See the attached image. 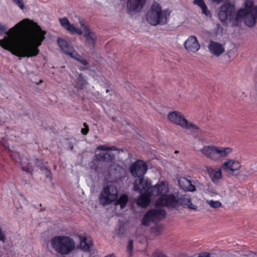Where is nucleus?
<instances>
[{
  "mask_svg": "<svg viewBox=\"0 0 257 257\" xmlns=\"http://www.w3.org/2000/svg\"><path fill=\"white\" fill-rule=\"evenodd\" d=\"M25 28L24 33L18 40L10 35L0 40V46L10 51L13 55L19 57H33L39 53V47L45 39L46 34L36 22L28 19H24L14 27L9 32L15 33Z\"/></svg>",
  "mask_w": 257,
  "mask_h": 257,
  "instance_id": "1",
  "label": "nucleus"
},
{
  "mask_svg": "<svg viewBox=\"0 0 257 257\" xmlns=\"http://www.w3.org/2000/svg\"><path fill=\"white\" fill-rule=\"evenodd\" d=\"M170 14L171 11L169 9L162 11L160 4L154 1L147 12V21L153 26L164 25L167 24Z\"/></svg>",
  "mask_w": 257,
  "mask_h": 257,
  "instance_id": "2",
  "label": "nucleus"
},
{
  "mask_svg": "<svg viewBox=\"0 0 257 257\" xmlns=\"http://www.w3.org/2000/svg\"><path fill=\"white\" fill-rule=\"evenodd\" d=\"M52 247L61 255H67L74 250L75 241L70 237L64 235L55 236L51 239Z\"/></svg>",
  "mask_w": 257,
  "mask_h": 257,
  "instance_id": "3",
  "label": "nucleus"
},
{
  "mask_svg": "<svg viewBox=\"0 0 257 257\" xmlns=\"http://www.w3.org/2000/svg\"><path fill=\"white\" fill-rule=\"evenodd\" d=\"M201 153L207 158L213 160H217L220 157H225L232 152L230 148H218L213 146H204L201 150Z\"/></svg>",
  "mask_w": 257,
  "mask_h": 257,
  "instance_id": "4",
  "label": "nucleus"
},
{
  "mask_svg": "<svg viewBox=\"0 0 257 257\" xmlns=\"http://www.w3.org/2000/svg\"><path fill=\"white\" fill-rule=\"evenodd\" d=\"M244 16L243 22L244 24L249 27H253L257 20V6L253 5L251 0H246L244 3Z\"/></svg>",
  "mask_w": 257,
  "mask_h": 257,
  "instance_id": "5",
  "label": "nucleus"
},
{
  "mask_svg": "<svg viewBox=\"0 0 257 257\" xmlns=\"http://www.w3.org/2000/svg\"><path fill=\"white\" fill-rule=\"evenodd\" d=\"M166 217V211L163 209H153L148 211L144 215L142 224L146 226L150 225V222H157Z\"/></svg>",
  "mask_w": 257,
  "mask_h": 257,
  "instance_id": "6",
  "label": "nucleus"
},
{
  "mask_svg": "<svg viewBox=\"0 0 257 257\" xmlns=\"http://www.w3.org/2000/svg\"><path fill=\"white\" fill-rule=\"evenodd\" d=\"M117 191L115 187L112 185H107L102 190L99 197L100 203L106 205L115 201L117 197Z\"/></svg>",
  "mask_w": 257,
  "mask_h": 257,
  "instance_id": "7",
  "label": "nucleus"
},
{
  "mask_svg": "<svg viewBox=\"0 0 257 257\" xmlns=\"http://www.w3.org/2000/svg\"><path fill=\"white\" fill-rule=\"evenodd\" d=\"M235 10L234 5L227 1L220 6L218 12V18L223 25L227 26V21L233 14Z\"/></svg>",
  "mask_w": 257,
  "mask_h": 257,
  "instance_id": "8",
  "label": "nucleus"
},
{
  "mask_svg": "<svg viewBox=\"0 0 257 257\" xmlns=\"http://www.w3.org/2000/svg\"><path fill=\"white\" fill-rule=\"evenodd\" d=\"M155 205L159 206H166L171 209L175 208L178 205V195H167L160 196L156 201Z\"/></svg>",
  "mask_w": 257,
  "mask_h": 257,
  "instance_id": "9",
  "label": "nucleus"
},
{
  "mask_svg": "<svg viewBox=\"0 0 257 257\" xmlns=\"http://www.w3.org/2000/svg\"><path fill=\"white\" fill-rule=\"evenodd\" d=\"M147 170V166L143 161L138 160L133 164L130 168V172L133 176L143 177Z\"/></svg>",
  "mask_w": 257,
  "mask_h": 257,
  "instance_id": "10",
  "label": "nucleus"
},
{
  "mask_svg": "<svg viewBox=\"0 0 257 257\" xmlns=\"http://www.w3.org/2000/svg\"><path fill=\"white\" fill-rule=\"evenodd\" d=\"M150 187V181L143 177L137 179L134 183V190L140 193L148 192Z\"/></svg>",
  "mask_w": 257,
  "mask_h": 257,
  "instance_id": "11",
  "label": "nucleus"
},
{
  "mask_svg": "<svg viewBox=\"0 0 257 257\" xmlns=\"http://www.w3.org/2000/svg\"><path fill=\"white\" fill-rule=\"evenodd\" d=\"M244 12V9H240L237 11L235 10L233 14L228 19L233 27H238L241 26L245 14Z\"/></svg>",
  "mask_w": 257,
  "mask_h": 257,
  "instance_id": "12",
  "label": "nucleus"
},
{
  "mask_svg": "<svg viewBox=\"0 0 257 257\" xmlns=\"http://www.w3.org/2000/svg\"><path fill=\"white\" fill-rule=\"evenodd\" d=\"M168 119L171 122L179 125L181 127H186V118L180 112L176 111L170 112L167 115Z\"/></svg>",
  "mask_w": 257,
  "mask_h": 257,
  "instance_id": "13",
  "label": "nucleus"
},
{
  "mask_svg": "<svg viewBox=\"0 0 257 257\" xmlns=\"http://www.w3.org/2000/svg\"><path fill=\"white\" fill-rule=\"evenodd\" d=\"M185 48L188 51L195 53L200 49V44L195 36H190L185 42Z\"/></svg>",
  "mask_w": 257,
  "mask_h": 257,
  "instance_id": "14",
  "label": "nucleus"
},
{
  "mask_svg": "<svg viewBox=\"0 0 257 257\" xmlns=\"http://www.w3.org/2000/svg\"><path fill=\"white\" fill-rule=\"evenodd\" d=\"M208 49L211 54L216 57L219 56L225 51L224 48L221 44L212 40L210 41Z\"/></svg>",
  "mask_w": 257,
  "mask_h": 257,
  "instance_id": "15",
  "label": "nucleus"
},
{
  "mask_svg": "<svg viewBox=\"0 0 257 257\" xmlns=\"http://www.w3.org/2000/svg\"><path fill=\"white\" fill-rule=\"evenodd\" d=\"M178 205L189 209L196 210L197 207L191 202V199L185 195H178Z\"/></svg>",
  "mask_w": 257,
  "mask_h": 257,
  "instance_id": "16",
  "label": "nucleus"
},
{
  "mask_svg": "<svg viewBox=\"0 0 257 257\" xmlns=\"http://www.w3.org/2000/svg\"><path fill=\"white\" fill-rule=\"evenodd\" d=\"M97 156V159L100 162L113 163L115 161V154L110 150H105Z\"/></svg>",
  "mask_w": 257,
  "mask_h": 257,
  "instance_id": "17",
  "label": "nucleus"
},
{
  "mask_svg": "<svg viewBox=\"0 0 257 257\" xmlns=\"http://www.w3.org/2000/svg\"><path fill=\"white\" fill-rule=\"evenodd\" d=\"M240 168V165L238 162L233 160H229L228 161L224 162L222 166V170L227 172H233L239 170Z\"/></svg>",
  "mask_w": 257,
  "mask_h": 257,
  "instance_id": "18",
  "label": "nucleus"
},
{
  "mask_svg": "<svg viewBox=\"0 0 257 257\" xmlns=\"http://www.w3.org/2000/svg\"><path fill=\"white\" fill-rule=\"evenodd\" d=\"M179 186L184 191L193 192L196 190L195 186L190 180L185 177H181L178 179Z\"/></svg>",
  "mask_w": 257,
  "mask_h": 257,
  "instance_id": "19",
  "label": "nucleus"
},
{
  "mask_svg": "<svg viewBox=\"0 0 257 257\" xmlns=\"http://www.w3.org/2000/svg\"><path fill=\"white\" fill-rule=\"evenodd\" d=\"M83 36L85 38L87 42L89 44V46L94 49L97 39L96 35L94 32L90 31L88 28L85 27Z\"/></svg>",
  "mask_w": 257,
  "mask_h": 257,
  "instance_id": "20",
  "label": "nucleus"
},
{
  "mask_svg": "<svg viewBox=\"0 0 257 257\" xmlns=\"http://www.w3.org/2000/svg\"><path fill=\"white\" fill-rule=\"evenodd\" d=\"M151 196L148 192L140 193V197L137 200V204L142 207L145 208L150 202Z\"/></svg>",
  "mask_w": 257,
  "mask_h": 257,
  "instance_id": "21",
  "label": "nucleus"
},
{
  "mask_svg": "<svg viewBox=\"0 0 257 257\" xmlns=\"http://www.w3.org/2000/svg\"><path fill=\"white\" fill-rule=\"evenodd\" d=\"M79 239L80 241V245L78 246V248L81 249L84 251H89L92 245L91 240L86 237H83L81 236H79Z\"/></svg>",
  "mask_w": 257,
  "mask_h": 257,
  "instance_id": "22",
  "label": "nucleus"
},
{
  "mask_svg": "<svg viewBox=\"0 0 257 257\" xmlns=\"http://www.w3.org/2000/svg\"><path fill=\"white\" fill-rule=\"evenodd\" d=\"M57 43L61 48L66 54H68L73 50V47L69 45L68 42L64 39L60 38L57 39Z\"/></svg>",
  "mask_w": 257,
  "mask_h": 257,
  "instance_id": "23",
  "label": "nucleus"
},
{
  "mask_svg": "<svg viewBox=\"0 0 257 257\" xmlns=\"http://www.w3.org/2000/svg\"><path fill=\"white\" fill-rule=\"evenodd\" d=\"M193 4L194 5H197L201 8L202 12L203 14L205 15L207 17L211 16L210 12L208 10L204 0H194Z\"/></svg>",
  "mask_w": 257,
  "mask_h": 257,
  "instance_id": "24",
  "label": "nucleus"
},
{
  "mask_svg": "<svg viewBox=\"0 0 257 257\" xmlns=\"http://www.w3.org/2000/svg\"><path fill=\"white\" fill-rule=\"evenodd\" d=\"M208 173L213 182L217 181L221 177V171L220 169L213 170L209 169L208 170Z\"/></svg>",
  "mask_w": 257,
  "mask_h": 257,
  "instance_id": "25",
  "label": "nucleus"
},
{
  "mask_svg": "<svg viewBox=\"0 0 257 257\" xmlns=\"http://www.w3.org/2000/svg\"><path fill=\"white\" fill-rule=\"evenodd\" d=\"M128 201V197L126 194H122L114 202L115 205H119L120 208H124Z\"/></svg>",
  "mask_w": 257,
  "mask_h": 257,
  "instance_id": "26",
  "label": "nucleus"
},
{
  "mask_svg": "<svg viewBox=\"0 0 257 257\" xmlns=\"http://www.w3.org/2000/svg\"><path fill=\"white\" fill-rule=\"evenodd\" d=\"M76 84L79 89H83L87 84V80L84 78L82 73H79L76 79Z\"/></svg>",
  "mask_w": 257,
  "mask_h": 257,
  "instance_id": "27",
  "label": "nucleus"
},
{
  "mask_svg": "<svg viewBox=\"0 0 257 257\" xmlns=\"http://www.w3.org/2000/svg\"><path fill=\"white\" fill-rule=\"evenodd\" d=\"M157 189L159 191V195H160V196L167 195L166 193L168 192L169 190L168 186L162 182H158V188Z\"/></svg>",
  "mask_w": 257,
  "mask_h": 257,
  "instance_id": "28",
  "label": "nucleus"
},
{
  "mask_svg": "<svg viewBox=\"0 0 257 257\" xmlns=\"http://www.w3.org/2000/svg\"><path fill=\"white\" fill-rule=\"evenodd\" d=\"M158 183L155 185L152 186L151 185V183L150 182V187L149 190H148V194L151 197L152 196H159V191L158 189Z\"/></svg>",
  "mask_w": 257,
  "mask_h": 257,
  "instance_id": "29",
  "label": "nucleus"
},
{
  "mask_svg": "<svg viewBox=\"0 0 257 257\" xmlns=\"http://www.w3.org/2000/svg\"><path fill=\"white\" fill-rule=\"evenodd\" d=\"M207 203L210 207L214 208H218L221 205V202L219 201L208 200Z\"/></svg>",
  "mask_w": 257,
  "mask_h": 257,
  "instance_id": "30",
  "label": "nucleus"
},
{
  "mask_svg": "<svg viewBox=\"0 0 257 257\" xmlns=\"http://www.w3.org/2000/svg\"><path fill=\"white\" fill-rule=\"evenodd\" d=\"M35 166L39 167L41 170H43L44 169H46V167L42 160L38 158L36 159Z\"/></svg>",
  "mask_w": 257,
  "mask_h": 257,
  "instance_id": "31",
  "label": "nucleus"
},
{
  "mask_svg": "<svg viewBox=\"0 0 257 257\" xmlns=\"http://www.w3.org/2000/svg\"><path fill=\"white\" fill-rule=\"evenodd\" d=\"M59 21L61 26L65 29L70 24L68 19L66 17L59 19Z\"/></svg>",
  "mask_w": 257,
  "mask_h": 257,
  "instance_id": "32",
  "label": "nucleus"
},
{
  "mask_svg": "<svg viewBox=\"0 0 257 257\" xmlns=\"http://www.w3.org/2000/svg\"><path fill=\"white\" fill-rule=\"evenodd\" d=\"M186 126L182 127L183 128H186V129L192 128L193 130H199V127L196 125H195V124H194L193 123L188 122L186 119Z\"/></svg>",
  "mask_w": 257,
  "mask_h": 257,
  "instance_id": "33",
  "label": "nucleus"
},
{
  "mask_svg": "<svg viewBox=\"0 0 257 257\" xmlns=\"http://www.w3.org/2000/svg\"><path fill=\"white\" fill-rule=\"evenodd\" d=\"M163 230V226L161 225H156L155 227L152 228V232L156 235H158Z\"/></svg>",
  "mask_w": 257,
  "mask_h": 257,
  "instance_id": "34",
  "label": "nucleus"
},
{
  "mask_svg": "<svg viewBox=\"0 0 257 257\" xmlns=\"http://www.w3.org/2000/svg\"><path fill=\"white\" fill-rule=\"evenodd\" d=\"M67 55H69L71 57L74 58L77 61H79L80 59V55L78 54L77 52H76L74 50L73 48V50L71 52V53H68Z\"/></svg>",
  "mask_w": 257,
  "mask_h": 257,
  "instance_id": "35",
  "label": "nucleus"
},
{
  "mask_svg": "<svg viewBox=\"0 0 257 257\" xmlns=\"http://www.w3.org/2000/svg\"><path fill=\"white\" fill-rule=\"evenodd\" d=\"M6 235L5 231L0 227V241L4 243L6 241Z\"/></svg>",
  "mask_w": 257,
  "mask_h": 257,
  "instance_id": "36",
  "label": "nucleus"
},
{
  "mask_svg": "<svg viewBox=\"0 0 257 257\" xmlns=\"http://www.w3.org/2000/svg\"><path fill=\"white\" fill-rule=\"evenodd\" d=\"M22 168L24 171H25L28 173H31L33 171L32 165L29 164H28L27 166H25L24 165L22 164Z\"/></svg>",
  "mask_w": 257,
  "mask_h": 257,
  "instance_id": "37",
  "label": "nucleus"
},
{
  "mask_svg": "<svg viewBox=\"0 0 257 257\" xmlns=\"http://www.w3.org/2000/svg\"><path fill=\"white\" fill-rule=\"evenodd\" d=\"M13 2L16 3L18 6L20 7V8L22 10H24L25 9V5L24 4V2L23 0H13Z\"/></svg>",
  "mask_w": 257,
  "mask_h": 257,
  "instance_id": "38",
  "label": "nucleus"
},
{
  "mask_svg": "<svg viewBox=\"0 0 257 257\" xmlns=\"http://www.w3.org/2000/svg\"><path fill=\"white\" fill-rule=\"evenodd\" d=\"M66 30L69 31L72 34H74L76 28H75L72 24H70L66 29Z\"/></svg>",
  "mask_w": 257,
  "mask_h": 257,
  "instance_id": "39",
  "label": "nucleus"
},
{
  "mask_svg": "<svg viewBox=\"0 0 257 257\" xmlns=\"http://www.w3.org/2000/svg\"><path fill=\"white\" fill-rule=\"evenodd\" d=\"M83 125L85 127L81 129V132L83 135H86L89 131V127L86 123H84Z\"/></svg>",
  "mask_w": 257,
  "mask_h": 257,
  "instance_id": "40",
  "label": "nucleus"
},
{
  "mask_svg": "<svg viewBox=\"0 0 257 257\" xmlns=\"http://www.w3.org/2000/svg\"><path fill=\"white\" fill-rule=\"evenodd\" d=\"M7 27L0 23V35H2L4 34L7 33Z\"/></svg>",
  "mask_w": 257,
  "mask_h": 257,
  "instance_id": "41",
  "label": "nucleus"
},
{
  "mask_svg": "<svg viewBox=\"0 0 257 257\" xmlns=\"http://www.w3.org/2000/svg\"><path fill=\"white\" fill-rule=\"evenodd\" d=\"M133 240L132 239H130L128 240L127 244V250L129 252H131L133 251Z\"/></svg>",
  "mask_w": 257,
  "mask_h": 257,
  "instance_id": "42",
  "label": "nucleus"
},
{
  "mask_svg": "<svg viewBox=\"0 0 257 257\" xmlns=\"http://www.w3.org/2000/svg\"><path fill=\"white\" fill-rule=\"evenodd\" d=\"M79 23H80L81 28H82V29L83 30L84 32H85V27L88 28V26L85 25L84 22L83 20H80L79 21Z\"/></svg>",
  "mask_w": 257,
  "mask_h": 257,
  "instance_id": "43",
  "label": "nucleus"
},
{
  "mask_svg": "<svg viewBox=\"0 0 257 257\" xmlns=\"http://www.w3.org/2000/svg\"><path fill=\"white\" fill-rule=\"evenodd\" d=\"M80 62L81 64H82L83 65H87L89 64L88 62L86 60L83 59H80V60L78 61Z\"/></svg>",
  "mask_w": 257,
  "mask_h": 257,
  "instance_id": "44",
  "label": "nucleus"
},
{
  "mask_svg": "<svg viewBox=\"0 0 257 257\" xmlns=\"http://www.w3.org/2000/svg\"><path fill=\"white\" fill-rule=\"evenodd\" d=\"M45 171V175L47 177H49L50 176V175H51V173L50 172V171L46 167V169H43Z\"/></svg>",
  "mask_w": 257,
  "mask_h": 257,
  "instance_id": "45",
  "label": "nucleus"
},
{
  "mask_svg": "<svg viewBox=\"0 0 257 257\" xmlns=\"http://www.w3.org/2000/svg\"><path fill=\"white\" fill-rule=\"evenodd\" d=\"M83 30L81 29L76 28V30L75 31V34H77L78 35H82L83 32Z\"/></svg>",
  "mask_w": 257,
  "mask_h": 257,
  "instance_id": "46",
  "label": "nucleus"
},
{
  "mask_svg": "<svg viewBox=\"0 0 257 257\" xmlns=\"http://www.w3.org/2000/svg\"><path fill=\"white\" fill-rule=\"evenodd\" d=\"M154 257H168L166 255L162 253H156Z\"/></svg>",
  "mask_w": 257,
  "mask_h": 257,
  "instance_id": "47",
  "label": "nucleus"
},
{
  "mask_svg": "<svg viewBox=\"0 0 257 257\" xmlns=\"http://www.w3.org/2000/svg\"><path fill=\"white\" fill-rule=\"evenodd\" d=\"M208 191L209 192V193H211V194H214V195H218L219 194L217 193V192H216L214 190H213V189H210V188H209L208 189Z\"/></svg>",
  "mask_w": 257,
  "mask_h": 257,
  "instance_id": "48",
  "label": "nucleus"
},
{
  "mask_svg": "<svg viewBox=\"0 0 257 257\" xmlns=\"http://www.w3.org/2000/svg\"><path fill=\"white\" fill-rule=\"evenodd\" d=\"M2 143H3V146L5 147V148H9V144L8 143V142L4 141Z\"/></svg>",
  "mask_w": 257,
  "mask_h": 257,
  "instance_id": "49",
  "label": "nucleus"
},
{
  "mask_svg": "<svg viewBox=\"0 0 257 257\" xmlns=\"http://www.w3.org/2000/svg\"><path fill=\"white\" fill-rule=\"evenodd\" d=\"M124 232V230L123 228L119 227V228L118 230L117 233L119 234H122Z\"/></svg>",
  "mask_w": 257,
  "mask_h": 257,
  "instance_id": "50",
  "label": "nucleus"
},
{
  "mask_svg": "<svg viewBox=\"0 0 257 257\" xmlns=\"http://www.w3.org/2000/svg\"><path fill=\"white\" fill-rule=\"evenodd\" d=\"M106 150H110L111 152V151H116L117 150V149L115 147H112L110 148H108Z\"/></svg>",
  "mask_w": 257,
  "mask_h": 257,
  "instance_id": "51",
  "label": "nucleus"
},
{
  "mask_svg": "<svg viewBox=\"0 0 257 257\" xmlns=\"http://www.w3.org/2000/svg\"><path fill=\"white\" fill-rule=\"evenodd\" d=\"M69 146L71 150L73 149V145L72 143L69 142Z\"/></svg>",
  "mask_w": 257,
  "mask_h": 257,
  "instance_id": "52",
  "label": "nucleus"
},
{
  "mask_svg": "<svg viewBox=\"0 0 257 257\" xmlns=\"http://www.w3.org/2000/svg\"><path fill=\"white\" fill-rule=\"evenodd\" d=\"M214 2H216L217 3H220L223 1V0H213Z\"/></svg>",
  "mask_w": 257,
  "mask_h": 257,
  "instance_id": "53",
  "label": "nucleus"
},
{
  "mask_svg": "<svg viewBox=\"0 0 257 257\" xmlns=\"http://www.w3.org/2000/svg\"><path fill=\"white\" fill-rule=\"evenodd\" d=\"M22 116H25V115H30V112H25L23 114H21Z\"/></svg>",
  "mask_w": 257,
  "mask_h": 257,
  "instance_id": "54",
  "label": "nucleus"
},
{
  "mask_svg": "<svg viewBox=\"0 0 257 257\" xmlns=\"http://www.w3.org/2000/svg\"><path fill=\"white\" fill-rule=\"evenodd\" d=\"M103 146H99V147H98V149H101V150H103Z\"/></svg>",
  "mask_w": 257,
  "mask_h": 257,
  "instance_id": "55",
  "label": "nucleus"
},
{
  "mask_svg": "<svg viewBox=\"0 0 257 257\" xmlns=\"http://www.w3.org/2000/svg\"><path fill=\"white\" fill-rule=\"evenodd\" d=\"M106 92H109V90L108 89H107L106 91Z\"/></svg>",
  "mask_w": 257,
  "mask_h": 257,
  "instance_id": "56",
  "label": "nucleus"
},
{
  "mask_svg": "<svg viewBox=\"0 0 257 257\" xmlns=\"http://www.w3.org/2000/svg\"><path fill=\"white\" fill-rule=\"evenodd\" d=\"M85 68H82L81 70H84Z\"/></svg>",
  "mask_w": 257,
  "mask_h": 257,
  "instance_id": "57",
  "label": "nucleus"
}]
</instances>
